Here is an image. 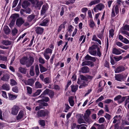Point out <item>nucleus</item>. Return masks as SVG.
Instances as JSON below:
<instances>
[{
    "label": "nucleus",
    "mask_w": 129,
    "mask_h": 129,
    "mask_svg": "<svg viewBox=\"0 0 129 129\" xmlns=\"http://www.w3.org/2000/svg\"><path fill=\"white\" fill-rule=\"evenodd\" d=\"M44 30V28L39 27L37 26L35 28V31L38 35H42L43 33Z\"/></svg>",
    "instance_id": "39448f33"
},
{
    "label": "nucleus",
    "mask_w": 129,
    "mask_h": 129,
    "mask_svg": "<svg viewBox=\"0 0 129 129\" xmlns=\"http://www.w3.org/2000/svg\"><path fill=\"white\" fill-rule=\"evenodd\" d=\"M104 117L107 120H109L111 118V116L109 114L106 113L104 116Z\"/></svg>",
    "instance_id": "603ef678"
},
{
    "label": "nucleus",
    "mask_w": 129,
    "mask_h": 129,
    "mask_svg": "<svg viewBox=\"0 0 129 129\" xmlns=\"http://www.w3.org/2000/svg\"><path fill=\"white\" fill-rule=\"evenodd\" d=\"M89 52L90 54L94 55L95 56L96 53V50H92L91 49H89Z\"/></svg>",
    "instance_id": "58836bf2"
},
{
    "label": "nucleus",
    "mask_w": 129,
    "mask_h": 129,
    "mask_svg": "<svg viewBox=\"0 0 129 129\" xmlns=\"http://www.w3.org/2000/svg\"><path fill=\"white\" fill-rule=\"evenodd\" d=\"M26 88L27 93L30 94H31L32 92V88L29 86H27Z\"/></svg>",
    "instance_id": "49530a36"
},
{
    "label": "nucleus",
    "mask_w": 129,
    "mask_h": 129,
    "mask_svg": "<svg viewBox=\"0 0 129 129\" xmlns=\"http://www.w3.org/2000/svg\"><path fill=\"white\" fill-rule=\"evenodd\" d=\"M9 99L10 100H13L17 98V96L16 95L10 93H9Z\"/></svg>",
    "instance_id": "bb28decb"
},
{
    "label": "nucleus",
    "mask_w": 129,
    "mask_h": 129,
    "mask_svg": "<svg viewBox=\"0 0 129 129\" xmlns=\"http://www.w3.org/2000/svg\"><path fill=\"white\" fill-rule=\"evenodd\" d=\"M24 112L22 110L20 111L17 117V120L21 119L24 115Z\"/></svg>",
    "instance_id": "6ab92c4d"
},
{
    "label": "nucleus",
    "mask_w": 129,
    "mask_h": 129,
    "mask_svg": "<svg viewBox=\"0 0 129 129\" xmlns=\"http://www.w3.org/2000/svg\"><path fill=\"white\" fill-rule=\"evenodd\" d=\"M9 78L10 77L8 74H5L1 78V79L3 81H8Z\"/></svg>",
    "instance_id": "a211bd4d"
},
{
    "label": "nucleus",
    "mask_w": 129,
    "mask_h": 129,
    "mask_svg": "<svg viewBox=\"0 0 129 129\" xmlns=\"http://www.w3.org/2000/svg\"><path fill=\"white\" fill-rule=\"evenodd\" d=\"M100 0H94L91 2L89 4V5L91 6L95 4L100 3Z\"/></svg>",
    "instance_id": "ea45409f"
},
{
    "label": "nucleus",
    "mask_w": 129,
    "mask_h": 129,
    "mask_svg": "<svg viewBox=\"0 0 129 129\" xmlns=\"http://www.w3.org/2000/svg\"><path fill=\"white\" fill-rule=\"evenodd\" d=\"M35 15L34 14H32L29 15L27 17V21L29 22H31L32 20L35 18Z\"/></svg>",
    "instance_id": "f3484780"
},
{
    "label": "nucleus",
    "mask_w": 129,
    "mask_h": 129,
    "mask_svg": "<svg viewBox=\"0 0 129 129\" xmlns=\"http://www.w3.org/2000/svg\"><path fill=\"white\" fill-rule=\"evenodd\" d=\"M39 105L41 109L44 108L45 106H46L48 105V104L44 102H42L40 103Z\"/></svg>",
    "instance_id": "4c0bfd02"
},
{
    "label": "nucleus",
    "mask_w": 129,
    "mask_h": 129,
    "mask_svg": "<svg viewBox=\"0 0 129 129\" xmlns=\"http://www.w3.org/2000/svg\"><path fill=\"white\" fill-rule=\"evenodd\" d=\"M1 89L7 91L9 90L10 89V86L7 84H4L2 86Z\"/></svg>",
    "instance_id": "4468645a"
},
{
    "label": "nucleus",
    "mask_w": 129,
    "mask_h": 129,
    "mask_svg": "<svg viewBox=\"0 0 129 129\" xmlns=\"http://www.w3.org/2000/svg\"><path fill=\"white\" fill-rule=\"evenodd\" d=\"M85 59L86 60H90L93 62L95 61L96 60L95 57H92L88 54L85 56Z\"/></svg>",
    "instance_id": "2eb2a0df"
},
{
    "label": "nucleus",
    "mask_w": 129,
    "mask_h": 129,
    "mask_svg": "<svg viewBox=\"0 0 129 129\" xmlns=\"http://www.w3.org/2000/svg\"><path fill=\"white\" fill-rule=\"evenodd\" d=\"M125 70V68L124 67L122 66H119L115 70V73H118L124 71Z\"/></svg>",
    "instance_id": "9b49d317"
},
{
    "label": "nucleus",
    "mask_w": 129,
    "mask_h": 129,
    "mask_svg": "<svg viewBox=\"0 0 129 129\" xmlns=\"http://www.w3.org/2000/svg\"><path fill=\"white\" fill-rule=\"evenodd\" d=\"M34 83V81L33 79H28L27 81H26V85L32 86Z\"/></svg>",
    "instance_id": "4be33fe9"
},
{
    "label": "nucleus",
    "mask_w": 129,
    "mask_h": 129,
    "mask_svg": "<svg viewBox=\"0 0 129 129\" xmlns=\"http://www.w3.org/2000/svg\"><path fill=\"white\" fill-rule=\"evenodd\" d=\"M74 97L71 96L69 98V102L70 104V105L71 106H73L74 105V101L73 100Z\"/></svg>",
    "instance_id": "412c9836"
},
{
    "label": "nucleus",
    "mask_w": 129,
    "mask_h": 129,
    "mask_svg": "<svg viewBox=\"0 0 129 129\" xmlns=\"http://www.w3.org/2000/svg\"><path fill=\"white\" fill-rule=\"evenodd\" d=\"M39 123L42 126H44L45 125V120L41 119L39 121Z\"/></svg>",
    "instance_id": "de8ad7c7"
},
{
    "label": "nucleus",
    "mask_w": 129,
    "mask_h": 129,
    "mask_svg": "<svg viewBox=\"0 0 129 129\" xmlns=\"http://www.w3.org/2000/svg\"><path fill=\"white\" fill-rule=\"evenodd\" d=\"M39 62L42 64H43L45 63L44 60L41 57H40L39 58Z\"/></svg>",
    "instance_id": "13d9d810"
},
{
    "label": "nucleus",
    "mask_w": 129,
    "mask_h": 129,
    "mask_svg": "<svg viewBox=\"0 0 129 129\" xmlns=\"http://www.w3.org/2000/svg\"><path fill=\"white\" fill-rule=\"evenodd\" d=\"M49 113V112L47 110H41L38 112L37 115L39 117H45L46 115H47Z\"/></svg>",
    "instance_id": "f03ea898"
},
{
    "label": "nucleus",
    "mask_w": 129,
    "mask_h": 129,
    "mask_svg": "<svg viewBox=\"0 0 129 129\" xmlns=\"http://www.w3.org/2000/svg\"><path fill=\"white\" fill-rule=\"evenodd\" d=\"M40 71L41 73L47 71V69L44 67L41 64H39Z\"/></svg>",
    "instance_id": "aec40b11"
},
{
    "label": "nucleus",
    "mask_w": 129,
    "mask_h": 129,
    "mask_svg": "<svg viewBox=\"0 0 129 129\" xmlns=\"http://www.w3.org/2000/svg\"><path fill=\"white\" fill-rule=\"evenodd\" d=\"M115 13L116 15H117L119 13V8L118 5H116L115 7Z\"/></svg>",
    "instance_id": "bf43d9fd"
},
{
    "label": "nucleus",
    "mask_w": 129,
    "mask_h": 129,
    "mask_svg": "<svg viewBox=\"0 0 129 129\" xmlns=\"http://www.w3.org/2000/svg\"><path fill=\"white\" fill-rule=\"evenodd\" d=\"M48 8V5L46 4L43 5L41 11V15H44L45 13Z\"/></svg>",
    "instance_id": "6e6552de"
},
{
    "label": "nucleus",
    "mask_w": 129,
    "mask_h": 129,
    "mask_svg": "<svg viewBox=\"0 0 129 129\" xmlns=\"http://www.w3.org/2000/svg\"><path fill=\"white\" fill-rule=\"evenodd\" d=\"M81 70L82 73H87L89 72V68L87 66H84L81 68Z\"/></svg>",
    "instance_id": "ddd939ff"
},
{
    "label": "nucleus",
    "mask_w": 129,
    "mask_h": 129,
    "mask_svg": "<svg viewBox=\"0 0 129 129\" xmlns=\"http://www.w3.org/2000/svg\"><path fill=\"white\" fill-rule=\"evenodd\" d=\"M24 11L26 13L29 14L31 11V10L29 8H27Z\"/></svg>",
    "instance_id": "6e6d98bb"
},
{
    "label": "nucleus",
    "mask_w": 129,
    "mask_h": 129,
    "mask_svg": "<svg viewBox=\"0 0 129 129\" xmlns=\"http://www.w3.org/2000/svg\"><path fill=\"white\" fill-rule=\"evenodd\" d=\"M10 81V84L12 86L16 85L17 84V83L16 81L13 79H11Z\"/></svg>",
    "instance_id": "37998d69"
},
{
    "label": "nucleus",
    "mask_w": 129,
    "mask_h": 129,
    "mask_svg": "<svg viewBox=\"0 0 129 129\" xmlns=\"http://www.w3.org/2000/svg\"><path fill=\"white\" fill-rule=\"evenodd\" d=\"M30 5L29 2L27 1H25L23 2L22 4V7L24 8H26Z\"/></svg>",
    "instance_id": "dca6fc26"
},
{
    "label": "nucleus",
    "mask_w": 129,
    "mask_h": 129,
    "mask_svg": "<svg viewBox=\"0 0 129 129\" xmlns=\"http://www.w3.org/2000/svg\"><path fill=\"white\" fill-rule=\"evenodd\" d=\"M29 74L31 76H34L35 75V73L34 71V67L33 66H31V68L29 71Z\"/></svg>",
    "instance_id": "c9c22d12"
},
{
    "label": "nucleus",
    "mask_w": 129,
    "mask_h": 129,
    "mask_svg": "<svg viewBox=\"0 0 129 129\" xmlns=\"http://www.w3.org/2000/svg\"><path fill=\"white\" fill-rule=\"evenodd\" d=\"M114 30L113 29H111L109 31V37H112L114 35Z\"/></svg>",
    "instance_id": "5fc2aeb1"
},
{
    "label": "nucleus",
    "mask_w": 129,
    "mask_h": 129,
    "mask_svg": "<svg viewBox=\"0 0 129 129\" xmlns=\"http://www.w3.org/2000/svg\"><path fill=\"white\" fill-rule=\"evenodd\" d=\"M98 10L101 11L105 7L104 5L101 4H99L96 6Z\"/></svg>",
    "instance_id": "72a5a7b5"
},
{
    "label": "nucleus",
    "mask_w": 129,
    "mask_h": 129,
    "mask_svg": "<svg viewBox=\"0 0 129 129\" xmlns=\"http://www.w3.org/2000/svg\"><path fill=\"white\" fill-rule=\"evenodd\" d=\"M27 57H24L22 58L20 60V62L22 65H24L26 64V62L27 59Z\"/></svg>",
    "instance_id": "7c9ffc66"
},
{
    "label": "nucleus",
    "mask_w": 129,
    "mask_h": 129,
    "mask_svg": "<svg viewBox=\"0 0 129 129\" xmlns=\"http://www.w3.org/2000/svg\"><path fill=\"white\" fill-rule=\"evenodd\" d=\"M120 49H117L115 48L113 49L112 50V53L115 55H119L121 53V51L120 50Z\"/></svg>",
    "instance_id": "f8f14e48"
},
{
    "label": "nucleus",
    "mask_w": 129,
    "mask_h": 129,
    "mask_svg": "<svg viewBox=\"0 0 129 129\" xmlns=\"http://www.w3.org/2000/svg\"><path fill=\"white\" fill-rule=\"evenodd\" d=\"M112 12L111 14V17H115L116 16L114 8H113L112 9Z\"/></svg>",
    "instance_id": "e2e57ef3"
},
{
    "label": "nucleus",
    "mask_w": 129,
    "mask_h": 129,
    "mask_svg": "<svg viewBox=\"0 0 129 129\" xmlns=\"http://www.w3.org/2000/svg\"><path fill=\"white\" fill-rule=\"evenodd\" d=\"M127 76V75L124 76L122 74H118L115 75V79L119 81H121L123 78H125Z\"/></svg>",
    "instance_id": "20e7f679"
},
{
    "label": "nucleus",
    "mask_w": 129,
    "mask_h": 129,
    "mask_svg": "<svg viewBox=\"0 0 129 129\" xmlns=\"http://www.w3.org/2000/svg\"><path fill=\"white\" fill-rule=\"evenodd\" d=\"M80 77L81 80V81L82 80L85 81H88V78L87 77L83 75H81L80 76Z\"/></svg>",
    "instance_id": "a18cd8bd"
},
{
    "label": "nucleus",
    "mask_w": 129,
    "mask_h": 129,
    "mask_svg": "<svg viewBox=\"0 0 129 129\" xmlns=\"http://www.w3.org/2000/svg\"><path fill=\"white\" fill-rule=\"evenodd\" d=\"M20 108L17 105H14L11 109V113L13 115H16L18 114Z\"/></svg>",
    "instance_id": "7ed1b4c3"
},
{
    "label": "nucleus",
    "mask_w": 129,
    "mask_h": 129,
    "mask_svg": "<svg viewBox=\"0 0 129 129\" xmlns=\"http://www.w3.org/2000/svg\"><path fill=\"white\" fill-rule=\"evenodd\" d=\"M46 94H48L50 98H52L53 97L54 95V92L51 90L48 89H46L44 91L43 93L39 96L38 98L43 97L44 95Z\"/></svg>",
    "instance_id": "f257e3e1"
},
{
    "label": "nucleus",
    "mask_w": 129,
    "mask_h": 129,
    "mask_svg": "<svg viewBox=\"0 0 129 129\" xmlns=\"http://www.w3.org/2000/svg\"><path fill=\"white\" fill-rule=\"evenodd\" d=\"M34 62V59L32 57H30L29 59H27L26 62V66L27 67H29L33 64Z\"/></svg>",
    "instance_id": "423d86ee"
},
{
    "label": "nucleus",
    "mask_w": 129,
    "mask_h": 129,
    "mask_svg": "<svg viewBox=\"0 0 129 129\" xmlns=\"http://www.w3.org/2000/svg\"><path fill=\"white\" fill-rule=\"evenodd\" d=\"M43 3L42 1L38 2L36 4L35 7L36 8L40 10L42 5L43 4Z\"/></svg>",
    "instance_id": "a878e982"
},
{
    "label": "nucleus",
    "mask_w": 129,
    "mask_h": 129,
    "mask_svg": "<svg viewBox=\"0 0 129 129\" xmlns=\"http://www.w3.org/2000/svg\"><path fill=\"white\" fill-rule=\"evenodd\" d=\"M90 27H93L95 25V24L94 22L92 20L90 19V23L89 24Z\"/></svg>",
    "instance_id": "3c124183"
},
{
    "label": "nucleus",
    "mask_w": 129,
    "mask_h": 129,
    "mask_svg": "<svg viewBox=\"0 0 129 129\" xmlns=\"http://www.w3.org/2000/svg\"><path fill=\"white\" fill-rule=\"evenodd\" d=\"M52 52V50L49 48L46 49L44 51V53L46 54L50 53L51 54Z\"/></svg>",
    "instance_id": "c03bdc74"
},
{
    "label": "nucleus",
    "mask_w": 129,
    "mask_h": 129,
    "mask_svg": "<svg viewBox=\"0 0 129 129\" xmlns=\"http://www.w3.org/2000/svg\"><path fill=\"white\" fill-rule=\"evenodd\" d=\"M17 75L18 77H19V79L21 81L24 82L25 84H26V81L23 78V77L21 74L19 73H17Z\"/></svg>",
    "instance_id": "c756f323"
},
{
    "label": "nucleus",
    "mask_w": 129,
    "mask_h": 129,
    "mask_svg": "<svg viewBox=\"0 0 129 129\" xmlns=\"http://www.w3.org/2000/svg\"><path fill=\"white\" fill-rule=\"evenodd\" d=\"M44 96L43 98V100H39L38 101V102L39 103H40L41 102L45 101L46 102H47L49 100V98L48 97H44Z\"/></svg>",
    "instance_id": "e433bc0d"
},
{
    "label": "nucleus",
    "mask_w": 129,
    "mask_h": 129,
    "mask_svg": "<svg viewBox=\"0 0 129 129\" xmlns=\"http://www.w3.org/2000/svg\"><path fill=\"white\" fill-rule=\"evenodd\" d=\"M35 71L36 74L37 76H38L39 75L40 71L39 69V67L38 64H36L35 67Z\"/></svg>",
    "instance_id": "f704fd0d"
},
{
    "label": "nucleus",
    "mask_w": 129,
    "mask_h": 129,
    "mask_svg": "<svg viewBox=\"0 0 129 129\" xmlns=\"http://www.w3.org/2000/svg\"><path fill=\"white\" fill-rule=\"evenodd\" d=\"M93 125L94 126H98V129H104V125L103 124L99 125L98 124L94 123Z\"/></svg>",
    "instance_id": "79ce46f5"
},
{
    "label": "nucleus",
    "mask_w": 129,
    "mask_h": 129,
    "mask_svg": "<svg viewBox=\"0 0 129 129\" xmlns=\"http://www.w3.org/2000/svg\"><path fill=\"white\" fill-rule=\"evenodd\" d=\"M77 83L79 84H81V85L79 86V87L80 88H82L83 87H85L86 86L88 85L87 82L84 81L82 82L79 79H78Z\"/></svg>",
    "instance_id": "9d476101"
},
{
    "label": "nucleus",
    "mask_w": 129,
    "mask_h": 129,
    "mask_svg": "<svg viewBox=\"0 0 129 129\" xmlns=\"http://www.w3.org/2000/svg\"><path fill=\"white\" fill-rule=\"evenodd\" d=\"M98 48L97 45H93L91 47H90L89 49H91L92 50H96L95 49H97V48Z\"/></svg>",
    "instance_id": "864d4df0"
},
{
    "label": "nucleus",
    "mask_w": 129,
    "mask_h": 129,
    "mask_svg": "<svg viewBox=\"0 0 129 129\" xmlns=\"http://www.w3.org/2000/svg\"><path fill=\"white\" fill-rule=\"evenodd\" d=\"M81 65L82 66L85 65H90L91 67H92L94 66V64L93 62L91 61H85L82 62Z\"/></svg>",
    "instance_id": "1a4fd4ad"
},
{
    "label": "nucleus",
    "mask_w": 129,
    "mask_h": 129,
    "mask_svg": "<svg viewBox=\"0 0 129 129\" xmlns=\"http://www.w3.org/2000/svg\"><path fill=\"white\" fill-rule=\"evenodd\" d=\"M122 29L123 30H126L129 31V25H126L122 27Z\"/></svg>",
    "instance_id": "8fccbe9b"
},
{
    "label": "nucleus",
    "mask_w": 129,
    "mask_h": 129,
    "mask_svg": "<svg viewBox=\"0 0 129 129\" xmlns=\"http://www.w3.org/2000/svg\"><path fill=\"white\" fill-rule=\"evenodd\" d=\"M84 119L85 121L89 123V124L92 122L93 121L89 117H88L86 116H84Z\"/></svg>",
    "instance_id": "cd10ccee"
},
{
    "label": "nucleus",
    "mask_w": 129,
    "mask_h": 129,
    "mask_svg": "<svg viewBox=\"0 0 129 129\" xmlns=\"http://www.w3.org/2000/svg\"><path fill=\"white\" fill-rule=\"evenodd\" d=\"M2 43L3 45L7 46L10 45L11 44V42L8 40H4L2 41Z\"/></svg>",
    "instance_id": "2f4dec72"
},
{
    "label": "nucleus",
    "mask_w": 129,
    "mask_h": 129,
    "mask_svg": "<svg viewBox=\"0 0 129 129\" xmlns=\"http://www.w3.org/2000/svg\"><path fill=\"white\" fill-rule=\"evenodd\" d=\"M42 91L41 89H38L31 96L32 97H35L39 95Z\"/></svg>",
    "instance_id": "473e14b6"
},
{
    "label": "nucleus",
    "mask_w": 129,
    "mask_h": 129,
    "mask_svg": "<svg viewBox=\"0 0 129 129\" xmlns=\"http://www.w3.org/2000/svg\"><path fill=\"white\" fill-rule=\"evenodd\" d=\"M71 91L72 92H75L78 89V85H72L71 86Z\"/></svg>",
    "instance_id": "b1692460"
},
{
    "label": "nucleus",
    "mask_w": 129,
    "mask_h": 129,
    "mask_svg": "<svg viewBox=\"0 0 129 129\" xmlns=\"http://www.w3.org/2000/svg\"><path fill=\"white\" fill-rule=\"evenodd\" d=\"M43 81L46 84L49 83L51 82L50 80L49 79V78L48 77H46L45 78Z\"/></svg>",
    "instance_id": "09e8293b"
},
{
    "label": "nucleus",
    "mask_w": 129,
    "mask_h": 129,
    "mask_svg": "<svg viewBox=\"0 0 129 129\" xmlns=\"http://www.w3.org/2000/svg\"><path fill=\"white\" fill-rule=\"evenodd\" d=\"M2 96L4 98L7 99L8 98V97L7 95L6 92L4 91H2Z\"/></svg>",
    "instance_id": "69168bd1"
},
{
    "label": "nucleus",
    "mask_w": 129,
    "mask_h": 129,
    "mask_svg": "<svg viewBox=\"0 0 129 129\" xmlns=\"http://www.w3.org/2000/svg\"><path fill=\"white\" fill-rule=\"evenodd\" d=\"M49 21V20L47 19L44 20L42 23H40V25L42 26H46L48 24V23Z\"/></svg>",
    "instance_id": "393cba45"
},
{
    "label": "nucleus",
    "mask_w": 129,
    "mask_h": 129,
    "mask_svg": "<svg viewBox=\"0 0 129 129\" xmlns=\"http://www.w3.org/2000/svg\"><path fill=\"white\" fill-rule=\"evenodd\" d=\"M4 30L5 33L7 35L9 34L10 32V29L7 26L4 27Z\"/></svg>",
    "instance_id": "c85d7f7f"
},
{
    "label": "nucleus",
    "mask_w": 129,
    "mask_h": 129,
    "mask_svg": "<svg viewBox=\"0 0 129 129\" xmlns=\"http://www.w3.org/2000/svg\"><path fill=\"white\" fill-rule=\"evenodd\" d=\"M35 85L37 88H41L42 87V84L38 81H37L35 83Z\"/></svg>",
    "instance_id": "a19ab883"
},
{
    "label": "nucleus",
    "mask_w": 129,
    "mask_h": 129,
    "mask_svg": "<svg viewBox=\"0 0 129 129\" xmlns=\"http://www.w3.org/2000/svg\"><path fill=\"white\" fill-rule=\"evenodd\" d=\"M12 90L13 92L16 93H17L18 92V87L17 86H15L13 88Z\"/></svg>",
    "instance_id": "338daca9"
},
{
    "label": "nucleus",
    "mask_w": 129,
    "mask_h": 129,
    "mask_svg": "<svg viewBox=\"0 0 129 129\" xmlns=\"http://www.w3.org/2000/svg\"><path fill=\"white\" fill-rule=\"evenodd\" d=\"M18 71L20 72L23 74H25L26 73L27 69L21 67H19L18 68Z\"/></svg>",
    "instance_id": "5701e85b"
},
{
    "label": "nucleus",
    "mask_w": 129,
    "mask_h": 129,
    "mask_svg": "<svg viewBox=\"0 0 129 129\" xmlns=\"http://www.w3.org/2000/svg\"><path fill=\"white\" fill-rule=\"evenodd\" d=\"M86 114H85L84 116H86L88 117H89L91 114V111L89 110H87L86 111Z\"/></svg>",
    "instance_id": "052dcab7"
},
{
    "label": "nucleus",
    "mask_w": 129,
    "mask_h": 129,
    "mask_svg": "<svg viewBox=\"0 0 129 129\" xmlns=\"http://www.w3.org/2000/svg\"><path fill=\"white\" fill-rule=\"evenodd\" d=\"M78 122L79 124L83 123L84 122L83 119H82L81 117H80L78 120Z\"/></svg>",
    "instance_id": "0e129e2a"
},
{
    "label": "nucleus",
    "mask_w": 129,
    "mask_h": 129,
    "mask_svg": "<svg viewBox=\"0 0 129 129\" xmlns=\"http://www.w3.org/2000/svg\"><path fill=\"white\" fill-rule=\"evenodd\" d=\"M66 109L65 110L64 112H66L68 111V110L70 108V107L67 104H65Z\"/></svg>",
    "instance_id": "774afa93"
},
{
    "label": "nucleus",
    "mask_w": 129,
    "mask_h": 129,
    "mask_svg": "<svg viewBox=\"0 0 129 129\" xmlns=\"http://www.w3.org/2000/svg\"><path fill=\"white\" fill-rule=\"evenodd\" d=\"M19 0H14L13 2L12 8L15 7L17 5Z\"/></svg>",
    "instance_id": "4d7b16f0"
},
{
    "label": "nucleus",
    "mask_w": 129,
    "mask_h": 129,
    "mask_svg": "<svg viewBox=\"0 0 129 129\" xmlns=\"http://www.w3.org/2000/svg\"><path fill=\"white\" fill-rule=\"evenodd\" d=\"M105 120L104 118L102 117L100 118L99 120V121L100 123H102L104 122Z\"/></svg>",
    "instance_id": "680f3d73"
},
{
    "label": "nucleus",
    "mask_w": 129,
    "mask_h": 129,
    "mask_svg": "<svg viewBox=\"0 0 129 129\" xmlns=\"http://www.w3.org/2000/svg\"><path fill=\"white\" fill-rule=\"evenodd\" d=\"M24 22V20L21 18H19L16 20V24L17 26L20 27Z\"/></svg>",
    "instance_id": "0eeeda50"
}]
</instances>
